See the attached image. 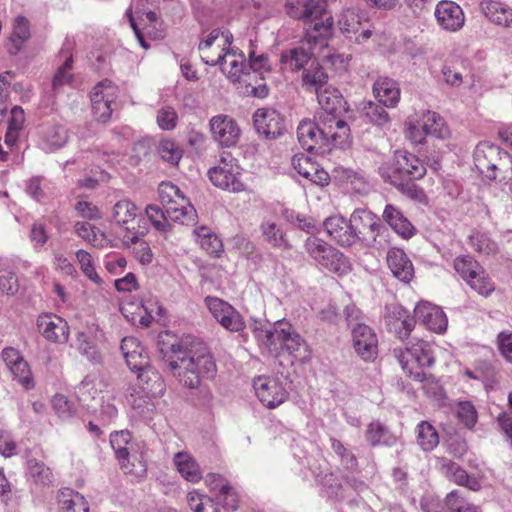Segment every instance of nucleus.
I'll return each instance as SVG.
<instances>
[{
    "instance_id": "nucleus-28",
    "label": "nucleus",
    "mask_w": 512,
    "mask_h": 512,
    "mask_svg": "<svg viewBox=\"0 0 512 512\" xmlns=\"http://www.w3.org/2000/svg\"><path fill=\"white\" fill-rule=\"evenodd\" d=\"M291 164L297 173L317 186L329 184V174L309 155L304 153L295 154L291 159Z\"/></svg>"
},
{
    "instance_id": "nucleus-20",
    "label": "nucleus",
    "mask_w": 512,
    "mask_h": 512,
    "mask_svg": "<svg viewBox=\"0 0 512 512\" xmlns=\"http://www.w3.org/2000/svg\"><path fill=\"white\" fill-rule=\"evenodd\" d=\"M212 139L221 147H232L240 139L241 130L237 121L226 114H218L209 120Z\"/></svg>"
},
{
    "instance_id": "nucleus-29",
    "label": "nucleus",
    "mask_w": 512,
    "mask_h": 512,
    "mask_svg": "<svg viewBox=\"0 0 512 512\" xmlns=\"http://www.w3.org/2000/svg\"><path fill=\"white\" fill-rule=\"evenodd\" d=\"M278 341V353L286 350L296 361L306 362L310 359V350L304 339L292 330L288 323L281 327Z\"/></svg>"
},
{
    "instance_id": "nucleus-17",
    "label": "nucleus",
    "mask_w": 512,
    "mask_h": 512,
    "mask_svg": "<svg viewBox=\"0 0 512 512\" xmlns=\"http://www.w3.org/2000/svg\"><path fill=\"white\" fill-rule=\"evenodd\" d=\"M205 304L213 318L226 330L239 332L244 329L245 322L241 314L228 302L208 296L205 298Z\"/></svg>"
},
{
    "instance_id": "nucleus-6",
    "label": "nucleus",
    "mask_w": 512,
    "mask_h": 512,
    "mask_svg": "<svg viewBox=\"0 0 512 512\" xmlns=\"http://www.w3.org/2000/svg\"><path fill=\"white\" fill-rule=\"evenodd\" d=\"M317 100L320 110L317 113V119L322 125L331 124L333 128L338 129V137L349 139L350 129L342 114L346 111L345 102L342 95L336 88L327 86L317 92Z\"/></svg>"
},
{
    "instance_id": "nucleus-60",
    "label": "nucleus",
    "mask_w": 512,
    "mask_h": 512,
    "mask_svg": "<svg viewBox=\"0 0 512 512\" xmlns=\"http://www.w3.org/2000/svg\"><path fill=\"white\" fill-rule=\"evenodd\" d=\"M145 211L156 230L164 234L170 231L169 220L171 219L166 213V207L161 209L157 205H148Z\"/></svg>"
},
{
    "instance_id": "nucleus-52",
    "label": "nucleus",
    "mask_w": 512,
    "mask_h": 512,
    "mask_svg": "<svg viewBox=\"0 0 512 512\" xmlns=\"http://www.w3.org/2000/svg\"><path fill=\"white\" fill-rule=\"evenodd\" d=\"M366 438L373 446H392L397 440L396 437L380 422H372L369 424L366 432Z\"/></svg>"
},
{
    "instance_id": "nucleus-31",
    "label": "nucleus",
    "mask_w": 512,
    "mask_h": 512,
    "mask_svg": "<svg viewBox=\"0 0 512 512\" xmlns=\"http://www.w3.org/2000/svg\"><path fill=\"white\" fill-rule=\"evenodd\" d=\"M98 333L102 335L98 327L95 326L87 327L76 333V349L94 365L102 362V354L96 344Z\"/></svg>"
},
{
    "instance_id": "nucleus-26",
    "label": "nucleus",
    "mask_w": 512,
    "mask_h": 512,
    "mask_svg": "<svg viewBox=\"0 0 512 512\" xmlns=\"http://www.w3.org/2000/svg\"><path fill=\"white\" fill-rule=\"evenodd\" d=\"M294 456L299 459L302 466L311 471L317 482L326 474L320 450L307 439H301L300 444L294 447Z\"/></svg>"
},
{
    "instance_id": "nucleus-58",
    "label": "nucleus",
    "mask_w": 512,
    "mask_h": 512,
    "mask_svg": "<svg viewBox=\"0 0 512 512\" xmlns=\"http://www.w3.org/2000/svg\"><path fill=\"white\" fill-rule=\"evenodd\" d=\"M450 479L458 485L465 486L472 491H478L481 488L480 482L455 463H451L447 469Z\"/></svg>"
},
{
    "instance_id": "nucleus-43",
    "label": "nucleus",
    "mask_w": 512,
    "mask_h": 512,
    "mask_svg": "<svg viewBox=\"0 0 512 512\" xmlns=\"http://www.w3.org/2000/svg\"><path fill=\"white\" fill-rule=\"evenodd\" d=\"M60 512H89V504L85 497L71 489H63L58 494Z\"/></svg>"
},
{
    "instance_id": "nucleus-46",
    "label": "nucleus",
    "mask_w": 512,
    "mask_h": 512,
    "mask_svg": "<svg viewBox=\"0 0 512 512\" xmlns=\"http://www.w3.org/2000/svg\"><path fill=\"white\" fill-rule=\"evenodd\" d=\"M67 141V129L61 125H54L43 132L40 145L46 152H52L62 148Z\"/></svg>"
},
{
    "instance_id": "nucleus-40",
    "label": "nucleus",
    "mask_w": 512,
    "mask_h": 512,
    "mask_svg": "<svg viewBox=\"0 0 512 512\" xmlns=\"http://www.w3.org/2000/svg\"><path fill=\"white\" fill-rule=\"evenodd\" d=\"M327 82L328 74L317 60L312 61L302 72L301 84L308 92L317 93L321 91L327 87Z\"/></svg>"
},
{
    "instance_id": "nucleus-38",
    "label": "nucleus",
    "mask_w": 512,
    "mask_h": 512,
    "mask_svg": "<svg viewBox=\"0 0 512 512\" xmlns=\"http://www.w3.org/2000/svg\"><path fill=\"white\" fill-rule=\"evenodd\" d=\"M384 221L400 236L403 238H410L415 234V227L404 216L402 211L392 205L387 204L384 208L383 215Z\"/></svg>"
},
{
    "instance_id": "nucleus-12",
    "label": "nucleus",
    "mask_w": 512,
    "mask_h": 512,
    "mask_svg": "<svg viewBox=\"0 0 512 512\" xmlns=\"http://www.w3.org/2000/svg\"><path fill=\"white\" fill-rule=\"evenodd\" d=\"M131 434L128 431L111 433L110 444L113 448L120 467L125 474L141 476L146 472V467L138 456L133 453Z\"/></svg>"
},
{
    "instance_id": "nucleus-47",
    "label": "nucleus",
    "mask_w": 512,
    "mask_h": 512,
    "mask_svg": "<svg viewBox=\"0 0 512 512\" xmlns=\"http://www.w3.org/2000/svg\"><path fill=\"white\" fill-rule=\"evenodd\" d=\"M30 36V23L28 19L21 15L17 16L13 21L9 52L11 54H17Z\"/></svg>"
},
{
    "instance_id": "nucleus-8",
    "label": "nucleus",
    "mask_w": 512,
    "mask_h": 512,
    "mask_svg": "<svg viewBox=\"0 0 512 512\" xmlns=\"http://www.w3.org/2000/svg\"><path fill=\"white\" fill-rule=\"evenodd\" d=\"M159 198L172 221L189 224L197 217L193 205L188 203L180 189L171 182H162L158 188Z\"/></svg>"
},
{
    "instance_id": "nucleus-54",
    "label": "nucleus",
    "mask_w": 512,
    "mask_h": 512,
    "mask_svg": "<svg viewBox=\"0 0 512 512\" xmlns=\"http://www.w3.org/2000/svg\"><path fill=\"white\" fill-rule=\"evenodd\" d=\"M417 443L424 451H431L438 445V433L428 422L423 421L418 424Z\"/></svg>"
},
{
    "instance_id": "nucleus-64",
    "label": "nucleus",
    "mask_w": 512,
    "mask_h": 512,
    "mask_svg": "<svg viewBox=\"0 0 512 512\" xmlns=\"http://www.w3.org/2000/svg\"><path fill=\"white\" fill-rule=\"evenodd\" d=\"M9 370L25 389H30L34 386L31 370L24 359L9 367Z\"/></svg>"
},
{
    "instance_id": "nucleus-39",
    "label": "nucleus",
    "mask_w": 512,
    "mask_h": 512,
    "mask_svg": "<svg viewBox=\"0 0 512 512\" xmlns=\"http://www.w3.org/2000/svg\"><path fill=\"white\" fill-rule=\"evenodd\" d=\"M373 93L385 107L394 108L400 99L397 83L388 77H379L373 85Z\"/></svg>"
},
{
    "instance_id": "nucleus-33",
    "label": "nucleus",
    "mask_w": 512,
    "mask_h": 512,
    "mask_svg": "<svg viewBox=\"0 0 512 512\" xmlns=\"http://www.w3.org/2000/svg\"><path fill=\"white\" fill-rule=\"evenodd\" d=\"M323 226L328 236L339 245L351 246L356 243L350 221H347L343 216L334 215L328 217L323 222Z\"/></svg>"
},
{
    "instance_id": "nucleus-15",
    "label": "nucleus",
    "mask_w": 512,
    "mask_h": 512,
    "mask_svg": "<svg viewBox=\"0 0 512 512\" xmlns=\"http://www.w3.org/2000/svg\"><path fill=\"white\" fill-rule=\"evenodd\" d=\"M118 88L112 81L105 79L96 84L91 93L90 100L92 113L100 122H106L110 119L113 108L112 104L117 98Z\"/></svg>"
},
{
    "instance_id": "nucleus-62",
    "label": "nucleus",
    "mask_w": 512,
    "mask_h": 512,
    "mask_svg": "<svg viewBox=\"0 0 512 512\" xmlns=\"http://www.w3.org/2000/svg\"><path fill=\"white\" fill-rule=\"evenodd\" d=\"M445 503L451 512H479L478 507L467 502L457 490L451 491L445 498Z\"/></svg>"
},
{
    "instance_id": "nucleus-14",
    "label": "nucleus",
    "mask_w": 512,
    "mask_h": 512,
    "mask_svg": "<svg viewBox=\"0 0 512 512\" xmlns=\"http://www.w3.org/2000/svg\"><path fill=\"white\" fill-rule=\"evenodd\" d=\"M379 171L384 180L386 179V175L416 180L421 179L426 174V168L422 161L414 154L406 151H397L393 163L380 167Z\"/></svg>"
},
{
    "instance_id": "nucleus-24",
    "label": "nucleus",
    "mask_w": 512,
    "mask_h": 512,
    "mask_svg": "<svg viewBox=\"0 0 512 512\" xmlns=\"http://www.w3.org/2000/svg\"><path fill=\"white\" fill-rule=\"evenodd\" d=\"M349 221L356 242L358 240H375L381 228L377 215L365 208L355 209Z\"/></svg>"
},
{
    "instance_id": "nucleus-63",
    "label": "nucleus",
    "mask_w": 512,
    "mask_h": 512,
    "mask_svg": "<svg viewBox=\"0 0 512 512\" xmlns=\"http://www.w3.org/2000/svg\"><path fill=\"white\" fill-rule=\"evenodd\" d=\"M75 393L80 402L86 404L89 400L96 398L98 389L96 387V378L88 375L76 387Z\"/></svg>"
},
{
    "instance_id": "nucleus-3",
    "label": "nucleus",
    "mask_w": 512,
    "mask_h": 512,
    "mask_svg": "<svg viewBox=\"0 0 512 512\" xmlns=\"http://www.w3.org/2000/svg\"><path fill=\"white\" fill-rule=\"evenodd\" d=\"M297 137L301 146L307 151H314L316 154H325L331 150V146L344 148L349 139L338 137V129L331 124L322 125L320 120L301 121L297 127Z\"/></svg>"
},
{
    "instance_id": "nucleus-34",
    "label": "nucleus",
    "mask_w": 512,
    "mask_h": 512,
    "mask_svg": "<svg viewBox=\"0 0 512 512\" xmlns=\"http://www.w3.org/2000/svg\"><path fill=\"white\" fill-rule=\"evenodd\" d=\"M480 10L493 24L510 28L512 27V7L498 0H482Z\"/></svg>"
},
{
    "instance_id": "nucleus-49",
    "label": "nucleus",
    "mask_w": 512,
    "mask_h": 512,
    "mask_svg": "<svg viewBox=\"0 0 512 512\" xmlns=\"http://www.w3.org/2000/svg\"><path fill=\"white\" fill-rule=\"evenodd\" d=\"M260 231L264 240L272 247L282 249L290 247L281 227L274 220H263L260 225Z\"/></svg>"
},
{
    "instance_id": "nucleus-50",
    "label": "nucleus",
    "mask_w": 512,
    "mask_h": 512,
    "mask_svg": "<svg viewBox=\"0 0 512 512\" xmlns=\"http://www.w3.org/2000/svg\"><path fill=\"white\" fill-rule=\"evenodd\" d=\"M468 244L479 254L491 255L498 251L497 243L487 232L473 230L468 236Z\"/></svg>"
},
{
    "instance_id": "nucleus-53",
    "label": "nucleus",
    "mask_w": 512,
    "mask_h": 512,
    "mask_svg": "<svg viewBox=\"0 0 512 512\" xmlns=\"http://www.w3.org/2000/svg\"><path fill=\"white\" fill-rule=\"evenodd\" d=\"M466 284L483 297L490 296L495 290V283L483 267L479 268Z\"/></svg>"
},
{
    "instance_id": "nucleus-13",
    "label": "nucleus",
    "mask_w": 512,
    "mask_h": 512,
    "mask_svg": "<svg viewBox=\"0 0 512 512\" xmlns=\"http://www.w3.org/2000/svg\"><path fill=\"white\" fill-rule=\"evenodd\" d=\"M253 388L259 401L267 408L274 409L288 398L286 382L278 376H258Z\"/></svg>"
},
{
    "instance_id": "nucleus-30",
    "label": "nucleus",
    "mask_w": 512,
    "mask_h": 512,
    "mask_svg": "<svg viewBox=\"0 0 512 512\" xmlns=\"http://www.w3.org/2000/svg\"><path fill=\"white\" fill-rule=\"evenodd\" d=\"M387 265L395 278L409 283L414 277V267L403 249L392 247L386 255Z\"/></svg>"
},
{
    "instance_id": "nucleus-27",
    "label": "nucleus",
    "mask_w": 512,
    "mask_h": 512,
    "mask_svg": "<svg viewBox=\"0 0 512 512\" xmlns=\"http://www.w3.org/2000/svg\"><path fill=\"white\" fill-rule=\"evenodd\" d=\"M414 314L416 321L432 332L441 334L447 329L448 319L445 312L430 302H419L414 308Z\"/></svg>"
},
{
    "instance_id": "nucleus-35",
    "label": "nucleus",
    "mask_w": 512,
    "mask_h": 512,
    "mask_svg": "<svg viewBox=\"0 0 512 512\" xmlns=\"http://www.w3.org/2000/svg\"><path fill=\"white\" fill-rule=\"evenodd\" d=\"M282 326L284 323H278L277 326L271 327L269 324L256 322L252 329L259 346L274 356H278V341Z\"/></svg>"
},
{
    "instance_id": "nucleus-1",
    "label": "nucleus",
    "mask_w": 512,
    "mask_h": 512,
    "mask_svg": "<svg viewBox=\"0 0 512 512\" xmlns=\"http://www.w3.org/2000/svg\"><path fill=\"white\" fill-rule=\"evenodd\" d=\"M172 353L168 367L183 386L195 389L203 380L215 377L216 363L204 343L196 342L186 348L182 345H173Z\"/></svg>"
},
{
    "instance_id": "nucleus-4",
    "label": "nucleus",
    "mask_w": 512,
    "mask_h": 512,
    "mask_svg": "<svg viewBox=\"0 0 512 512\" xmlns=\"http://www.w3.org/2000/svg\"><path fill=\"white\" fill-rule=\"evenodd\" d=\"M326 0H290L286 3L287 14L294 19L313 24V34H318L321 40L330 34L332 17L326 14Z\"/></svg>"
},
{
    "instance_id": "nucleus-44",
    "label": "nucleus",
    "mask_w": 512,
    "mask_h": 512,
    "mask_svg": "<svg viewBox=\"0 0 512 512\" xmlns=\"http://www.w3.org/2000/svg\"><path fill=\"white\" fill-rule=\"evenodd\" d=\"M121 312L133 325L148 327L153 319L152 311L142 302H124L121 307Z\"/></svg>"
},
{
    "instance_id": "nucleus-57",
    "label": "nucleus",
    "mask_w": 512,
    "mask_h": 512,
    "mask_svg": "<svg viewBox=\"0 0 512 512\" xmlns=\"http://www.w3.org/2000/svg\"><path fill=\"white\" fill-rule=\"evenodd\" d=\"M453 267L461 279L467 282L482 266L471 255L457 256L453 261Z\"/></svg>"
},
{
    "instance_id": "nucleus-19",
    "label": "nucleus",
    "mask_w": 512,
    "mask_h": 512,
    "mask_svg": "<svg viewBox=\"0 0 512 512\" xmlns=\"http://www.w3.org/2000/svg\"><path fill=\"white\" fill-rule=\"evenodd\" d=\"M337 24L346 38L359 44L368 40L372 35L367 19L355 9L343 10L338 17Z\"/></svg>"
},
{
    "instance_id": "nucleus-48",
    "label": "nucleus",
    "mask_w": 512,
    "mask_h": 512,
    "mask_svg": "<svg viewBox=\"0 0 512 512\" xmlns=\"http://www.w3.org/2000/svg\"><path fill=\"white\" fill-rule=\"evenodd\" d=\"M423 129L428 136L437 139H445L449 135V129L444 119L436 112L426 111L421 117Z\"/></svg>"
},
{
    "instance_id": "nucleus-16",
    "label": "nucleus",
    "mask_w": 512,
    "mask_h": 512,
    "mask_svg": "<svg viewBox=\"0 0 512 512\" xmlns=\"http://www.w3.org/2000/svg\"><path fill=\"white\" fill-rule=\"evenodd\" d=\"M231 43L232 35L228 31L213 29L209 34L203 36L198 45L202 61L207 65L215 66L220 55L230 47Z\"/></svg>"
},
{
    "instance_id": "nucleus-61",
    "label": "nucleus",
    "mask_w": 512,
    "mask_h": 512,
    "mask_svg": "<svg viewBox=\"0 0 512 512\" xmlns=\"http://www.w3.org/2000/svg\"><path fill=\"white\" fill-rule=\"evenodd\" d=\"M323 486L322 493L328 499L340 500L343 498L344 488L340 481L332 474L327 473L319 480Z\"/></svg>"
},
{
    "instance_id": "nucleus-41",
    "label": "nucleus",
    "mask_w": 512,
    "mask_h": 512,
    "mask_svg": "<svg viewBox=\"0 0 512 512\" xmlns=\"http://www.w3.org/2000/svg\"><path fill=\"white\" fill-rule=\"evenodd\" d=\"M384 181L394 186L399 192L414 202L422 205L428 204V197L425 191L418 186L414 180L402 179L400 176L386 175Z\"/></svg>"
},
{
    "instance_id": "nucleus-5",
    "label": "nucleus",
    "mask_w": 512,
    "mask_h": 512,
    "mask_svg": "<svg viewBox=\"0 0 512 512\" xmlns=\"http://www.w3.org/2000/svg\"><path fill=\"white\" fill-rule=\"evenodd\" d=\"M393 354L402 369L416 381L426 380L422 368L432 366L435 361L432 344L422 339H415L405 350L394 348Z\"/></svg>"
},
{
    "instance_id": "nucleus-59",
    "label": "nucleus",
    "mask_w": 512,
    "mask_h": 512,
    "mask_svg": "<svg viewBox=\"0 0 512 512\" xmlns=\"http://www.w3.org/2000/svg\"><path fill=\"white\" fill-rule=\"evenodd\" d=\"M76 260L80 266L81 271L89 280L97 285L102 284V279L98 275L95 268L94 259L89 252L83 249H79L76 252Z\"/></svg>"
},
{
    "instance_id": "nucleus-56",
    "label": "nucleus",
    "mask_w": 512,
    "mask_h": 512,
    "mask_svg": "<svg viewBox=\"0 0 512 512\" xmlns=\"http://www.w3.org/2000/svg\"><path fill=\"white\" fill-rule=\"evenodd\" d=\"M138 208L128 200L118 201L112 210L113 220L120 226H124L133 221L137 216Z\"/></svg>"
},
{
    "instance_id": "nucleus-55",
    "label": "nucleus",
    "mask_w": 512,
    "mask_h": 512,
    "mask_svg": "<svg viewBox=\"0 0 512 512\" xmlns=\"http://www.w3.org/2000/svg\"><path fill=\"white\" fill-rule=\"evenodd\" d=\"M362 111L366 121L378 127H383L390 121L389 114L380 102L374 103L369 101L364 105Z\"/></svg>"
},
{
    "instance_id": "nucleus-37",
    "label": "nucleus",
    "mask_w": 512,
    "mask_h": 512,
    "mask_svg": "<svg viewBox=\"0 0 512 512\" xmlns=\"http://www.w3.org/2000/svg\"><path fill=\"white\" fill-rule=\"evenodd\" d=\"M72 46V42L70 40H66L61 49L60 54L63 55L65 59L64 62L58 67L52 79V89L55 94L60 93L65 85H69L72 82L73 57L70 53Z\"/></svg>"
},
{
    "instance_id": "nucleus-21",
    "label": "nucleus",
    "mask_w": 512,
    "mask_h": 512,
    "mask_svg": "<svg viewBox=\"0 0 512 512\" xmlns=\"http://www.w3.org/2000/svg\"><path fill=\"white\" fill-rule=\"evenodd\" d=\"M256 132L267 140L277 139L286 130L284 118L273 108H258L253 114Z\"/></svg>"
},
{
    "instance_id": "nucleus-11",
    "label": "nucleus",
    "mask_w": 512,
    "mask_h": 512,
    "mask_svg": "<svg viewBox=\"0 0 512 512\" xmlns=\"http://www.w3.org/2000/svg\"><path fill=\"white\" fill-rule=\"evenodd\" d=\"M319 44L321 47L327 45L326 38L321 40L318 34L307 32V35L300 45L283 51L281 53V64L284 69L292 72L306 69L315 58L314 46Z\"/></svg>"
},
{
    "instance_id": "nucleus-18",
    "label": "nucleus",
    "mask_w": 512,
    "mask_h": 512,
    "mask_svg": "<svg viewBox=\"0 0 512 512\" xmlns=\"http://www.w3.org/2000/svg\"><path fill=\"white\" fill-rule=\"evenodd\" d=\"M384 322L387 330L398 339H408L416 323L415 315L412 317L403 306L393 303L385 306Z\"/></svg>"
},
{
    "instance_id": "nucleus-9",
    "label": "nucleus",
    "mask_w": 512,
    "mask_h": 512,
    "mask_svg": "<svg viewBox=\"0 0 512 512\" xmlns=\"http://www.w3.org/2000/svg\"><path fill=\"white\" fill-rule=\"evenodd\" d=\"M242 169L237 160L229 152H222L218 164L208 171L212 184L229 192H241L245 185L241 181Z\"/></svg>"
},
{
    "instance_id": "nucleus-23",
    "label": "nucleus",
    "mask_w": 512,
    "mask_h": 512,
    "mask_svg": "<svg viewBox=\"0 0 512 512\" xmlns=\"http://www.w3.org/2000/svg\"><path fill=\"white\" fill-rule=\"evenodd\" d=\"M352 345L356 354L364 361H373L378 354V338L374 330L364 324H356L351 331Z\"/></svg>"
},
{
    "instance_id": "nucleus-36",
    "label": "nucleus",
    "mask_w": 512,
    "mask_h": 512,
    "mask_svg": "<svg viewBox=\"0 0 512 512\" xmlns=\"http://www.w3.org/2000/svg\"><path fill=\"white\" fill-rule=\"evenodd\" d=\"M221 71L227 76L231 82H240L246 74L247 64L245 63L243 54L237 55L228 48L220 55L217 64Z\"/></svg>"
},
{
    "instance_id": "nucleus-32",
    "label": "nucleus",
    "mask_w": 512,
    "mask_h": 512,
    "mask_svg": "<svg viewBox=\"0 0 512 512\" xmlns=\"http://www.w3.org/2000/svg\"><path fill=\"white\" fill-rule=\"evenodd\" d=\"M121 351L128 367L137 372L149 366V357L145 348L134 337H125L121 342Z\"/></svg>"
},
{
    "instance_id": "nucleus-22",
    "label": "nucleus",
    "mask_w": 512,
    "mask_h": 512,
    "mask_svg": "<svg viewBox=\"0 0 512 512\" xmlns=\"http://www.w3.org/2000/svg\"><path fill=\"white\" fill-rule=\"evenodd\" d=\"M437 26L448 33L460 31L465 24V14L459 4L451 0L439 1L434 9Z\"/></svg>"
},
{
    "instance_id": "nucleus-51",
    "label": "nucleus",
    "mask_w": 512,
    "mask_h": 512,
    "mask_svg": "<svg viewBox=\"0 0 512 512\" xmlns=\"http://www.w3.org/2000/svg\"><path fill=\"white\" fill-rule=\"evenodd\" d=\"M27 473L29 479L37 486L45 487L53 483V474L50 468L36 459L28 460Z\"/></svg>"
},
{
    "instance_id": "nucleus-10",
    "label": "nucleus",
    "mask_w": 512,
    "mask_h": 512,
    "mask_svg": "<svg viewBox=\"0 0 512 512\" xmlns=\"http://www.w3.org/2000/svg\"><path fill=\"white\" fill-rule=\"evenodd\" d=\"M305 250L321 266L334 273L345 274L349 270L347 258L340 251L315 236L306 239Z\"/></svg>"
},
{
    "instance_id": "nucleus-42",
    "label": "nucleus",
    "mask_w": 512,
    "mask_h": 512,
    "mask_svg": "<svg viewBox=\"0 0 512 512\" xmlns=\"http://www.w3.org/2000/svg\"><path fill=\"white\" fill-rule=\"evenodd\" d=\"M180 475L188 482L198 483L202 478V471L196 460L187 452H178L173 458Z\"/></svg>"
},
{
    "instance_id": "nucleus-7",
    "label": "nucleus",
    "mask_w": 512,
    "mask_h": 512,
    "mask_svg": "<svg viewBox=\"0 0 512 512\" xmlns=\"http://www.w3.org/2000/svg\"><path fill=\"white\" fill-rule=\"evenodd\" d=\"M136 383L128 388V401L132 407L143 413V407L149 404L152 397H155L163 391V381L161 375L150 365L137 371Z\"/></svg>"
},
{
    "instance_id": "nucleus-25",
    "label": "nucleus",
    "mask_w": 512,
    "mask_h": 512,
    "mask_svg": "<svg viewBox=\"0 0 512 512\" xmlns=\"http://www.w3.org/2000/svg\"><path fill=\"white\" fill-rule=\"evenodd\" d=\"M39 333L49 342L64 344L68 341L70 327L62 317L53 314H42L37 319Z\"/></svg>"
},
{
    "instance_id": "nucleus-2",
    "label": "nucleus",
    "mask_w": 512,
    "mask_h": 512,
    "mask_svg": "<svg viewBox=\"0 0 512 512\" xmlns=\"http://www.w3.org/2000/svg\"><path fill=\"white\" fill-rule=\"evenodd\" d=\"M474 165L484 177L504 182L512 192V156L506 151L488 142L480 143L474 151Z\"/></svg>"
},
{
    "instance_id": "nucleus-45",
    "label": "nucleus",
    "mask_w": 512,
    "mask_h": 512,
    "mask_svg": "<svg viewBox=\"0 0 512 512\" xmlns=\"http://www.w3.org/2000/svg\"><path fill=\"white\" fill-rule=\"evenodd\" d=\"M193 237L200 247L208 254L219 256L222 252V241L210 228L200 226L193 230Z\"/></svg>"
}]
</instances>
